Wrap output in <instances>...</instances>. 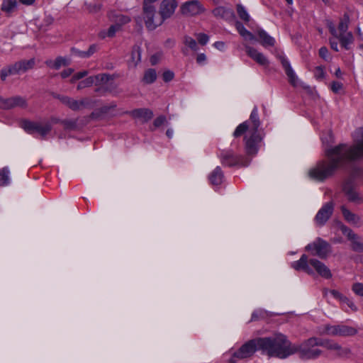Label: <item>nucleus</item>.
I'll use <instances>...</instances> for the list:
<instances>
[{
    "mask_svg": "<svg viewBox=\"0 0 363 363\" xmlns=\"http://www.w3.org/2000/svg\"><path fill=\"white\" fill-rule=\"evenodd\" d=\"M354 139L355 143L352 146L340 144L326 148L325 155L328 160L318 162L308 171V176L314 180L323 182L332 177L339 168L363 158V128L354 132Z\"/></svg>",
    "mask_w": 363,
    "mask_h": 363,
    "instance_id": "obj_1",
    "label": "nucleus"
},
{
    "mask_svg": "<svg viewBox=\"0 0 363 363\" xmlns=\"http://www.w3.org/2000/svg\"><path fill=\"white\" fill-rule=\"evenodd\" d=\"M278 340L279 359H286L297 352L302 359H316L322 354L318 347H324V339L318 337H311L300 345H295L286 335L278 334Z\"/></svg>",
    "mask_w": 363,
    "mask_h": 363,
    "instance_id": "obj_2",
    "label": "nucleus"
},
{
    "mask_svg": "<svg viewBox=\"0 0 363 363\" xmlns=\"http://www.w3.org/2000/svg\"><path fill=\"white\" fill-rule=\"evenodd\" d=\"M257 351L269 357L279 358L278 335L272 337H257L247 341L238 350L233 352L230 363H236V359L251 358Z\"/></svg>",
    "mask_w": 363,
    "mask_h": 363,
    "instance_id": "obj_3",
    "label": "nucleus"
},
{
    "mask_svg": "<svg viewBox=\"0 0 363 363\" xmlns=\"http://www.w3.org/2000/svg\"><path fill=\"white\" fill-rule=\"evenodd\" d=\"M260 125L258 108L255 106L250 118L240 123L233 133L235 138L244 135L245 149L247 155L255 156L258 152L262 140V137L259 132Z\"/></svg>",
    "mask_w": 363,
    "mask_h": 363,
    "instance_id": "obj_4",
    "label": "nucleus"
},
{
    "mask_svg": "<svg viewBox=\"0 0 363 363\" xmlns=\"http://www.w3.org/2000/svg\"><path fill=\"white\" fill-rule=\"evenodd\" d=\"M291 267L296 271H303L310 275L314 274L313 268L320 277L326 279L333 276L330 269L324 263L315 258L308 259L305 254L298 260L291 262Z\"/></svg>",
    "mask_w": 363,
    "mask_h": 363,
    "instance_id": "obj_5",
    "label": "nucleus"
},
{
    "mask_svg": "<svg viewBox=\"0 0 363 363\" xmlns=\"http://www.w3.org/2000/svg\"><path fill=\"white\" fill-rule=\"evenodd\" d=\"M35 65V58L30 60H22L16 62L14 64L3 68L0 72V77L2 81H5L9 75L20 74L32 69Z\"/></svg>",
    "mask_w": 363,
    "mask_h": 363,
    "instance_id": "obj_6",
    "label": "nucleus"
},
{
    "mask_svg": "<svg viewBox=\"0 0 363 363\" xmlns=\"http://www.w3.org/2000/svg\"><path fill=\"white\" fill-rule=\"evenodd\" d=\"M153 2L150 0H144L143 1V18L145 26L150 30H155L163 23L162 18L160 14H156L155 8L152 6Z\"/></svg>",
    "mask_w": 363,
    "mask_h": 363,
    "instance_id": "obj_7",
    "label": "nucleus"
},
{
    "mask_svg": "<svg viewBox=\"0 0 363 363\" xmlns=\"http://www.w3.org/2000/svg\"><path fill=\"white\" fill-rule=\"evenodd\" d=\"M305 249L311 255L323 259H327L331 253V245L320 238H317L313 242L308 244Z\"/></svg>",
    "mask_w": 363,
    "mask_h": 363,
    "instance_id": "obj_8",
    "label": "nucleus"
},
{
    "mask_svg": "<svg viewBox=\"0 0 363 363\" xmlns=\"http://www.w3.org/2000/svg\"><path fill=\"white\" fill-rule=\"evenodd\" d=\"M57 98L69 108L74 111L82 110L88 107L91 104V100L89 98H83L80 100H76L67 96L58 95Z\"/></svg>",
    "mask_w": 363,
    "mask_h": 363,
    "instance_id": "obj_9",
    "label": "nucleus"
},
{
    "mask_svg": "<svg viewBox=\"0 0 363 363\" xmlns=\"http://www.w3.org/2000/svg\"><path fill=\"white\" fill-rule=\"evenodd\" d=\"M222 164L228 167H233L235 165L247 166L248 162H243V157L236 155L233 150H223L220 155Z\"/></svg>",
    "mask_w": 363,
    "mask_h": 363,
    "instance_id": "obj_10",
    "label": "nucleus"
},
{
    "mask_svg": "<svg viewBox=\"0 0 363 363\" xmlns=\"http://www.w3.org/2000/svg\"><path fill=\"white\" fill-rule=\"evenodd\" d=\"M324 347L333 352L335 358H349L351 355L350 348L342 347L333 340L324 339Z\"/></svg>",
    "mask_w": 363,
    "mask_h": 363,
    "instance_id": "obj_11",
    "label": "nucleus"
},
{
    "mask_svg": "<svg viewBox=\"0 0 363 363\" xmlns=\"http://www.w3.org/2000/svg\"><path fill=\"white\" fill-rule=\"evenodd\" d=\"M325 332L327 335L333 336H353L357 330L347 325H326L325 327Z\"/></svg>",
    "mask_w": 363,
    "mask_h": 363,
    "instance_id": "obj_12",
    "label": "nucleus"
},
{
    "mask_svg": "<svg viewBox=\"0 0 363 363\" xmlns=\"http://www.w3.org/2000/svg\"><path fill=\"white\" fill-rule=\"evenodd\" d=\"M334 210L332 201L325 203L315 216V222L318 226H323L329 220Z\"/></svg>",
    "mask_w": 363,
    "mask_h": 363,
    "instance_id": "obj_13",
    "label": "nucleus"
},
{
    "mask_svg": "<svg viewBox=\"0 0 363 363\" xmlns=\"http://www.w3.org/2000/svg\"><path fill=\"white\" fill-rule=\"evenodd\" d=\"M341 230L351 242V247L354 252H363V242L361 238L345 225L341 226Z\"/></svg>",
    "mask_w": 363,
    "mask_h": 363,
    "instance_id": "obj_14",
    "label": "nucleus"
},
{
    "mask_svg": "<svg viewBox=\"0 0 363 363\" xmlns=\"http://www.w3.org/2000/svg\"><path fill=\"white\" fill-rule=\"evenodd\" d=\"M181 10L183 14L189 16H196L204 11L202 5L197 0L186 2L182 5Z\"/></svg>",
    "mask_w": 363,
    "mask_h": 363,
    "instance_id": "obj_15",
    "label": "nucleus"
},
{
    "mask_svg": "<svg viewBox=\"0 0 363 363\" xmlns=\"http://www.w3.org/2000/svg\"><path fill=\"white\" fill-rule=\"evenodd\" d=\"M245 49L247 55L257 63L262 66H268L269 61L262 53L258 52L255 48L250 47V45H245Z\"/></svg>",
    "mask_w": 363,
    "mask_h": 363,
    "instance_id": "obj_16",
    "label": "nucleus"
},
{
    "mask_svg": "<svg viewBox=\"0 0 363 363\" xmlns=\"http://www.w3.org/2000/svg\"><path fill=\"white\" fill-rule=\"evenodd\" d=\"M280 62L283 68L285 70L286 74L289 78V82L293 85L296 86L297 82V77L291 67L290 62L284 56L279 57Z\"/></svg>",
    "mask_w": 363,
    "mask_h": 363,
    "instance_id": "obj_17",
    "label": "nucleus"
},
{
    "mask_svg": "<svg viewBox=\"0 0 363 363\" xmlns=\"http://www.w3.org/2000/svg\"><path fill=\"white\" fill-rule=\"evenodd\" d=\"M4 109H10L15 107H26L27 103L24 98L16 96L13 97L5 99Z\"/></svg>",
    "mask_w": 363,
    "mask_h": 363,
    "instance_id": "obj_18",
    "label": "nucleus"
},
{
    "mask_svg": "<svg viewBox=\"0 0 363 363\" xmlns=\"http://www.w3.org/2000/svg\"><path fill=\"white\" fill-rule=\"evenodd\" d=\"M108 16L111 22L115 25H118L121 28L123 25L130 21L129 16L123 15L118 11H111Z\"/></svg>",
    "mask_w": 363,
    "mask_h": 363,
    "instance_id": "obj_19",
    "label": "nucleus"
},
{
    "mask_svg": "<svg viewBox=\"0 0 363 363\" xmlns=\"http://www.w3.org/2000/svg\"><path fill=\"white\" fill-rule=\"evenodd\" d=\"M135 118H140L143 123H146L153 117V112L149 108H137L130 113Z\"/></svg>",
    "mask_w": 363,
    "mask_h": 363,
    "instance_id": "obj_20",
    "label": "nucleus"
},
{
    "mask_svg": "<svg viewBox=\"0 0 363 363\" xmlns=\"http://www.w3.org/2000/svg\"><path fill=\"white\" fill-rule=\"evenodd\" d=\"M335 38L337 39L341 46L347 50H350V45L354 43V36L352 32L337 34Z\"/></svg>",
    "mask_w": 363,
    "mask_h": 363,
    "instance_id": "obj_21",
    "label": "nucleus"
},
{
    "mask_svg": "<svg viewBox=\"0 0 363 363\" xmlns=\"http://www.w3.org/2000/svg\"><path fill=\"white\" fill-rule=\"evenodd\" d=\"M208 179L213 186L220 185L224 179L223 172L220 167H216L209 174Z\"/></svg>",
    "mask_w": 363,
    "mask_h": 363,
    "instance_id": "obj_22",
    "label": "nucleus"
},
{
    "mask_svg": "<svg viewBox=\"0 0 363 363\" xmlns=\"http://www.w3.org/2000/svg\"><path fill=\"white\" fill-rule=\"evenodd\" d=\"M213 13L215 16L222 18L226 21H232L235 18V13L232 9L223 6L216 8Z\"/></svg>",
    "mask_w": 363,
    "mask_h": 363,
    "instance_id": "obj_23",
    "label": "nucleus"
},
{
    "mask_svg": "<svg viewBox=\"0 0 363 363\" xmlns=\"http://www.w3.org/2000/svg\"><path fill=\"white\" fill-rule=\"evenodd\" d=\"M45 63L50 68L59 69L62 66L68 65L69 62L65 57L59 56L55 60H48Z\"/></svg>",
    "mask_w": 363,
    "mask_h": 363,
    "instance_id": "obj_24",
    "label": "nucleus"
},
{
    "mask_svg": "<svg viewBox=\"0 0 363 363\" xmlns=\"http://www.w3.org/2000/svg\"><path fill=\"white\" fill-rule=\"evenodd\" d=\"M17 6L16 0H2L1 10L9 16L16 10Z\"/></svg>",
    "mask_w": 363,
    "mask_h": 363,
    "instance_id": "obj_25",
    "label": "nucleus"
},
{
    "mask_svg": "<svg viewBox=\"0 0 363 363\" xmlns=\"http://www.w3.org/2000/svg\"><path fill=\"white\" fill-rule=\"evenodd\" d=\"M341 211L344 218L350 223L357 224L360 221V218L348 210L345 206H341Z\"/></svg>",
    "mask_w": 363,
    "mask_h": 363,
    "instance_id": "obj_26",
    "label": "nucleus"
},
{
    "mask_svg": "<svg viewBox=\"0 0 363 363\" xmlns=\"http://www.w3.org/2000/svg\"><path fill=\"white\" fill-rule=\"evenodd\" d=\"M121 30L118 25L112 24L107 30H102L99 32V36L101 39L106 38H113L116 33Z\"/></svg>",
    "mask_w": 363,
    "mask_h": 363,
    "instance_id": "obj_27",
    "label": "nucleus"
},
{
    "mask_svg": "<svg viewBox=\"0 0 363 363\" xmlns=\"http://www.w3.org/2000/svg\"><path fill=\"white\" fill-rule=\"evenodd\" d=\"M235 27L239 34L247 40H254L255 39V35L250 31H248L243 24L240 21H236Z\"/></svg>",
    "mask_w": 363,
    "mask_h": 363,
    "instance_id": "obj_28",
    "label": "nucleus"
},
{
    "mask_svg": "<svg viewBox=\"0 0 363 363\" xmlns=\"http://www.w3.org/2000/svg\"><path fill=\"white\" fill-rule=\"evenodd\" d=\"M257 35L261 40V43L264 46H273L274 45V39L269 35L264 30H257Z\"/></svg>",
    "mask_w": 363,
    "mask_h": 363,
    "instance_id": "obj_29",
    "label": "nucleus"
},
{
    "mask_svg": "<svg viewBox=\"0 0 363 363\" xmlns=\"http://www.w3.org/2000/svg\"><path fill=\"white\" fill-rule=\"evenodd\" d=\"M157 79V73L155 69H147L145 73L144 76L143 77V82L145 84H152L155 82Z\"/></svg>",
    "mask_w": 363,
    "mask_h": 363,
    "instance_id": "obj_30",
    "label": "nucleus"
},
{
    "mask_svg": "<svg viewBox=\"0 0 363 363\" xmlns=\"http://www.w3.org/2000/svg\"><path fill=\"white\" fill-rule=\"evenodd\" d=\"M142 49L139 45H134L131 52V61L134 66H137L141 61Z\"/></svg>",
    "mask_w": 363,
    "mask_h": 363,
    "instance_id": "obj_31",
    "label": "nucleus"
},
{
    "mask_svg": "<svg viewBox=\"0 0 363 363\" xmlns=\"http://www.w3.org/2000/svg\"><path fill=\"white\" fill-rule=\"evenodd\" d=\"M38 123L33 122L28 120H23L21 122V127L28 133L33 134L36 128Z\"/></svg>",
    "mask_w": 363,
    "mask_h": 363,
    "instance_id": "obj_32",
    "label": "nucleus"
},
{
    "mask_svg": "<svg viewBox=\"0 0 363 363\" xmlns=\"http://www.w3.org/2000/svg\"><path fill=\"white\" fill-rule=\"evenodd\" d=\"M52 125L50 123H45L44 125L38 123L35 133H38L40 135L44 138L51 130Z\"/></svg>",
    "mask_w": 363,
    "mask_h": 363,
    "instance_id": "obj_33",
    "label": "nucleus"
},
{
    "mask_svg": "<svg viewBox=\"0 0 363 363\" xmlns=\"http://www.w3.org/2000/svg\"><path fill=\"white\" fill-rule=\"evenodd\" d=\"M236 10L239 18L245 23H248L250 21V16L245 6L240 4H237Z\"/></svg>",
    "mask_w": 363,
    "mask_h": 363,
    "instance_id": "obj_34",
    "label": "nucleus"
},
{
    "mask_svg": "<svg viewBox=\"0 0 363 363\" xmlns=\"http://www.w3.org/2000/svg\"><path fill=\"white\" fill-rule=\"evenodd\" d=\"M9 169L8 167H4L0 169V186H4L9 184Z\"/></svg>",
    "mask_w": 363,
    "mask_h": 363,
    "instance_id": "obj_35",
    "label": "nucleus"
},
{
    "mask_svg": "<svg viewBox=\"0 0 363 363\" xmlns=\"http://www.w3.org/2000/svg\"><path fill=\"white\" fill-rule=\"evenodd\" d=\"M349 26V17L345 15L344 18L341 19L337 27L338 34L347 33Z\"/></svg>",
    "mask_w": 363,
    "mask_h": 363,
    "instance_id": "obj_36",
    "label": "nucleus"
},
{
    "mask_svg": "<svg viewBox=\"0 0 363 363\" xmlns=\"http://www.w3.org/2000/svg\"><path fill=\"white\" fill-rule=\"evenodd\" d=\"M61 123L63 125L65 129L69 130H76L79 129V127L77 124V120H63L61 121Z\"/></svg>",
    "mask_w": 363,
    "mask_h": 363,
    "instance_id": "obj_37",
    "label": "nucleus"
},
{
    "mask_svg": "<svg viewBox=\"0 0 363 363\" xmlns=\"http://www.w3.org/2000/svg\"><path fill=\"white\" fill-rule=\"evenodd\" d=\"M184 43L194 51H196L198 50L197 43L194 39L189 36L184 37Z\"/></svg>",
    "mask_w": 363,
    "mask_h": 363,
    "instance_id": "obj_38",
    "label": "nucleus"
},
{
    "mask_svg": "<svg viewBox=\"0 0 363 363\" xmlns=\"http://www.w3.org/2000/svg\"><path fill=\"white\" fill-rule=\"evenodd\" d=\"M266 315V312L263 310L259 309L255 311L252 313V317L250 321H257L259 319L264 318Z\"/></svg>",
    "mask_w": 363,
    "mask_h": 363,
    "instance_id": "obj_39",
    "label": "nucleus"
},
{
    "mask_svg": "<svg viewBox=\"0 0 363 363\" xmlns=\"http://www.w3.org/2000/svg\"><path fill=\"white\" fill-rule=\"evenodd\" d=\"M92 84H93V80L91 79V77H89L78 84L77 89L80 90L85 87L91 86Z\"/></svg>",
    "mask_w": 363,
    "mask_h": 363,
    "instance_id": "obj_40",
    "label": "nucleus"
},
{
    "mask_svg": "<svg viewBox=\"0 0 363 363\" xmlns=\"http://www.w3.org/2000/svg\"><path fill=\"white\" fill-rule=\"evenodd\" d=\"M352 290L353 292L360 296H363V284L362 283H355L352 286Z\"/></svg>",
    "mask_w": 363,
    "mask_h": 363,
    "instance_id": "obj_41",
    "label": "nucleus"
},
{
    "mask_svg": "<svg viewBox=\"0 0 363 363\" xmlns=\"http://www.w3.org/2000/svg\"><path fill=\"white\" fill-rule=\"evenodd\" d=\"M341 303L344 305H346L352 311H357V308L355 306V304L354 303V302L346 296L343 298V301Z\"/></svg>",
    "mask_w": 363,
    "mask_h": 363,
    "instance_id": "obj_42",
    "label": "nucleus"
},
{
    "mask_svg": "<svg viewBox=\"0 0 363 363\" xmlns=\"http://www.w3.org/2000/svg\"><path fill=\"white\" fill-rule=\"evenodd\" d=\"M345 195L347 196L348 200L350 201L354 202L360 200L358 194L354 191V189L352 190Z\"/></svg>",
    "mask_w": 363,
    "mask_h": 363,
    "instance_id": "obj_43",
    "label": "nucleus"
},
{
    "mask_svg": "<svg viewBox=\"0 0 363 363\" xmlns=\"http://www.w3.org/2000/svg\"><path fill=\"white\" fill-rule=\"evenodd\" d=\"M174 74L173 72H172L170 70H167L163 72L162 79L165 82H169L174 79Z\"/></svg>",
    "mask_w": 363,
    "mask_h": 363,
    "instance_id": "obj_44",
    "label": "nucleus"
},
{
    "mask_svg": "<svg viewBox=\"0 0 363 363\" xmlns=\"http://www.w3.org/2000/svg\"><path fill=\"white\" fill-rule=\"evenodd\" d=\"M114 79L113 75L106 74V73H101V85L106 84L110 80H113Z\"/></svg>",
    "mask_w": 363,
    "mask_h": 363,
    "instance_id": "obj_45",
    "label": "nucleus"
},
{
    "mask_svg": "<svg viewBox=\"0 0 363 363\" xmlns=\"http://www.w3.org/2000/svg\"><path fill=\"white\" fill-rule=\"evenodd\" d=\"M70 52H71L72 55H73L74 56H77L81 58H86V56H85V55H86L85 51L79 50V49L73 47L70 49Z\"/></svg>",
    "mask_w": 363,
    "mask_h": 363,
    "instance_id": "obj_46",
    "label": "nucleus"
},
{
    "mask_svg": "<svg viewBox=\"0 0 363 363\" xmlns=\"http://www.w3.org/2000/svg\"><path fill=\"white\" fill-rule=\"evenodd\" d=\"M208 36L205 33H199L197 35V40L202 45H206L208 43Z\"/></svg>",
    "mask_w": 363,
    "mask_h": 363,
    "instance_id": "obj_47",
    "label": "nucleus"
},
{
    "mask_svg": "<svg viewBox=\"0 0 363 363\" xmlns=\"http://www.w3.org/2000/svg\"><path fill=\"white\" fill-rule=\"evenodd\" d=\"M319 55L321 58L328 61L329 60L328 50L326 47H321L319 49Z\"/></svg>",
    "mask_w": 363,
    "mask_h": 363,
    "instance_id": "obj_48",
    "label": "nucleus"
},
{
    "mask_svg": "<svg viewBox=\"0 0 363 363\" xmlns=\"http://www.w3.org/2000/svg\"><path fill=\"white\" fill-rule=\"evenodd\" d=\"M324 70L321 67H316L314 71V75L318 79H322L324 77Z\"/></svg>",
    "mask_w": 363,
    "mask_h": 363,
    "instance_id": "obj_49",
    "label": "nucleus"
},
{
    "mask_svg": "<svg viewBox=\"0 0 363 363\" xmlns=\"http://www.w3.org/2000/svg\"><path fill=\"white\" fill-rule=\"evenodd\" d=\"M165 122L166 117L164 116H160L154 121L153 125L155 128H158L163 125Z\"/></svg>",
    "mask_w": 363,
    "mask_h": 363,
    "instance_id": "obj_50",
    "label": "nucleus"
},
{
    "mask_svg": "<svg viewBox=\"0 0 363 363\" xmlns=\"http://www.w3.org/2000/svg\"><path fill=\"white\" fill-rule=\"evenodd\" d=\"M342 89V84L339 82H333L331 89L334 93H338Z\"/></svg>",
    "mask_w": 363,
    "mask_h": 363,
    "instance_id": "obj_51",
    "label": "nucleus"
},
{
    "mask_svg": "<svg viewBox=\"0 0 363 363\" xmlns=\"http://www.w3.org/2000/svg\"><path fill=\"white\" fill-rule=\"evenodd\" d=\"M86 9L89 13H96L101 9L99 4H86Z\"/></svg>",
    "mask_w": 363,
    "mask_h": 363,
    "instance_id": "obj_52",
    "label": "nucleus"
},
{
    "mask_svg": "<svg viewBox=\"0 0 363 363\" xmlns=\"http://www.w3.org/2000/svg\"><path fill=\"white\" fill-rule=\"evenodd\" d=\"M98 48L96 44H92L89 46V49L86 52L85 56H86V58H89L91 57L94 53H95L97 50Z\"/></svg>",
    "mask_w": 363,
    "mask_h": 363,
    "instance_id": "obj_53",
    "label": "nucleus"
},
{
    "mask_svg": "<svg viewBox=\"0 0 363 363\" xmlns=\"http://www.w3.org/2000/svg\"><path fill=\"white\" fill-rule=\"evenodd\" d=\"M330 293L333 295L334 298L338 299L340 302H342L343 298L345 297V296L342 295L336 290H330Z\"/></svg>",
    "mask_w": 363,
    "mask_h": 363,
    "instance_id": "obj_54",
    "label": "nucleus"
},
{
    "mask_svg": "<svg viewBox=\"0 0 363 363\" xmlns=\"http://www.w3.org/2000/svg\"><path fill=\"white\" fill-rule=\"evenodd\" d=\"M328 28L329 29L330 33H331V35H333L334 38L338 34L335 25L332 22L328 23Z\"/></svg>",
    "mask_w": 363,
    "mask_h": 363,
    "instance_id": "obj_55",
    "label": "nucleus"
},
{
    "mask_svg": "<svg viewBox=\"0 0 363 363\" xmlns=\"http://www.w3.org/2000/svg\"><path fill=\"white\" fill-rule=\"evenodd\" d=\"M343 191L345 194L354 189L352 182H347L343 185Z\"/></svg>",
    "mask_w": 363,
    "mask_h": 363,
    "instance_id": "obj_56",
    "label": "nucleus"
},
{
    "mask_svg": "<svg viewBox=\"0 0 363 363\" xmlns=\"http://www.w3.org/2000/svg\"><path fill=\"white\" fill-rule=\"evenodd\" d=\"M336 40L337 39L333 37V38L329 39V42H330V48L335 52H337V51H339V50H338V44H337V42Z\"/></svg>",
    "mask_w": 363,
    "mask_h": 363,
    "instance_id": "obj_57",
    "label": "nucleus"
},
{
    "mask_svg": "<svg viewBox=\"0 0 363 363\" xmlns=\"http://www.w3.org/2000/svg\"><path fill=\"white\" fill-rule=\"evenodd\" d=\"M73 71H74L73 69L68 68V69L63 70L60 73V75H61L62 78L65 79V78L69 77L72 74Z\"/></svg>",
    "mask_w": 363,
    "mask_h": 363,
    "instance_id": "obj_58",
    "label": "nucleus"
},
{
    "mask_svg": "<svg viewBox=\"0 0 363 363\" xmlns=\"http://www.w3.org/2000/svg\"><path fill=\"white\" fill-rule=\"evenodd\" d=\"M91 79L93 80V84L96 86L101 85V74L91 76Z\"/></svg>",
    "mask_w": 363,
    "mask_h": 363,
    "instance_id": "obj_59",
    "label": "nucleus"
},
{
    "mask_svg": "<svg viewBox=\"0 0 363 363\" xmlns=\"http://www.w3.org/2000/svg\"><path fill=\"white\" fill-rule=\"evenodd\" d=\"M206 60V56L203 53L199 54L196 57V62L198 64H203Z\"/></svg>",
    "mask_w": 363,
    "mask_h": 363,
    "instance_id": "obj_60",
    "label": "nucleus"
},
{
    "mask_svg": "<svg viewBox=\"0 0 363 363\" xmlns=\"http://www.w3.org/2000/svg\"><path fill=\"white\" fill-rule=\"evenodd\" d=\"M19 3L25 6L33 5L36 0H18Z\"/></svg>",
    "mask_w": 363,
    "mask_h": 363,
    "instance_id": "obj_61",
    "label": "nucleus"
},
{
    "mask_svg": "<svg viewBox=\"0 0 363 363\" xmlns=\"http://www.w3.org/2000/svg\"><path fill=\"white\" fill-rule=\"evenodd\" d=\"M87 74H88V72H87V71L79 72H77V73H76V74H75L76 77H77V79H81L84 78V77H86Z\"/></svg>",
    "mask_w": 363,
    "mask_h": 363,
    "instance_id": "obj_62",
    "label": "nucleus"
},
{
    "mask_svg": "<svg viewBox=\"0 0 363 363\" xmlns=\"http://www.w3.org/2000/svg\"><path fill=\"white\" fill-rule=\"evenodd\" d=\"M214 46L218 50H222L224 48L225 44L223 42L217 41L214 43Z\"/></svg>",
    "mask_w": 363,
    "mask_h": 363,
    "instance_id": "obj_63",
    "label": "nucleus"
},
{
    "mask_svg": "<svg viewBox=\"0 0 363 363\" xmlns=\"http://www.w3.org/2000/svg\"><path fill=\"white\" fill-rule=\"evenodd\" d=\"M53 21H54V19L51 16H48L45 18V22L46 23L47 25L52 24L53 23Z\"/></svg>",
    "mask_w": 363,
    "mask_h": 363,
    "instance_id": "obj_64",
    "label": "nucleus"
}]
</instances>
